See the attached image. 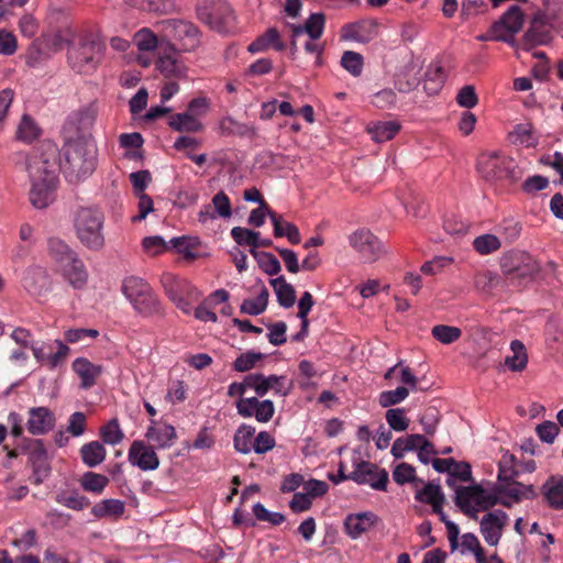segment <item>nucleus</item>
Masks as SVG:
<instances>
[{"label":"nucleus","mask_w":563,"mask_h":563,"mask_svg":"<svg viewBox=\"0 0 563 563\" xmlns=\"http://www.w3.org/2000/svg\"><path fill=\"white\" fill-rule=\"evenodd\" d=\"M168 125L178 132H199L202 130L203 125L199 121V119L195 118V114L183 112L175 113L169 117Z\"/></svg>","instance_id":"f704fd0d"},{"label":"nucleus","mask_w":563,"mask_h":563,"mask_svg":"<svg viewBox=\"0 0 563 563\" xmlns=\"http://www.w3.org/2000/svg\"><path fill=\"white\" fill-rule=\"evenodd\" d=\"M129 461L142 471H154L159 466V459L153 446L143 441H134L129 450Z\"/></svg>","instance_id":"a211bd4d"},{"label":"nucleus","mask_w":563,"mask_h":563,"mask_svg":"<svg viewBox=\"0 0 563 563\" xmlns=\"http://www.w3.org/2000/svg\"><path fill=\"white\" fill-rule=\"evenodd\" d=\"M253 514L260 521H268L273 526H279L285 521V516L280 512H272L264 505L257 503L253 506Z\"/></svg>","instance_id":"69168bd1"},{"label":"nucleus","mask_w":563,"mask_h":563,"mask_svg":"<svg viewBox=\"0 0 563 563\" xmlns=\"http://www.w3.org/2000/svg\"><path fill=\"white\" fill-rule=\"evenodd\" d=\"M97 112V108L93 104H88L74 111L68 115L63 128L64 131L70 135L78 134L84 137V134L95 124Z\"/></svg>","instance_id":"dca6fc26"},{"label":"nucleus","mask_w":563,"mask_h":563,"mask_svg":"<svg viewBox=\"0 0 563 563\" xmlns=\"http://www.w3.org/2000/svg\"><path fill=\"white\" fill-rule=\"evenodd\" d=\"M273 47L278 52L286 48V45L280 41V35L277 29L269 27L264 34L256 37L247 47V51L252 54L266 51L268 47Z\"/></svg>","instance_id":"c85d7f7f"},{"label":"nucleus","mask_w":563,"mask_h":563,"mask_svg":"<svg viewBox=\"0 0 563 563\" xmlns=\"http://www.w3.org/2000/svg\"><path fill=\"white\" fill-rule=\"evenodd\" d=\"M350 481L358 485H369L375 490H387L388 472L379 468L377 464L361 461L356 464L353 472L349 474Z\"/></svg>","instance_id":"9b49d317"},{"label":"nucleus","mask_w":563,"mask_h":563,"mask_svg":"<svg viewBox=\"0 0 563 563\" xmlns=\"http://www.w3.org/2000/svg\"><path fill=\"white\" fill-rule=\"evenodd\" d=\"M508 515L500 509L487 512L479 521V530L484 540L492 547L499 543L503 531L508 525Z\"/></svg>","instance_id":"ddd939ff"},{"label":"nucleus","mask_w":563,"mask_h":563,"mask_svg":"<svg viewBox=\"0 0 563 563\" xmlns=\"http://www.w3.org/2000/svg\"><path fill=\"white\" fill-rule=\"evenodd\" d=\"M386 421L390 429L397 432H401L408 429L409 427V418L406 416V410L404 408H389L385 412Z\"/></svg>","instance_id":"8fccbe9b"},{"label":"nucleus","mask_w":563,"mask_h":563,"mask_svg":"<svg viewBox=\"0 0 563 563\" xmlns=\"http://www.w3.org/2000/svg\"><path fill=\"white\" fill-rule=\"evenodd\" d=\"M162 285L168 298L184 312H189V299L198 295L196 288L185 278L166 273L162 276Z\"/></svg>","instance_id":"1a4fd4ad"},{"label":"nucleus","mask_w":563,"mask_h":563,"mask_svg":"<svg viewBox=\"0 0 563 563\" xmlns=\"http://www.w3.org/2000/svg\"><path fill=\"white\" fill-rule=\"evenodd\" d=\"M79 484L85 492L100 495L109 484V478L106 475L89 471L82 474Z\"/></svg>","instance_id":"37998d69"},{"label":"nucleus","mask_w":563,"mask_h":563,"mask_svg":"<svg viewBox=\"0 0 563 563\" xmlns=\"http://www.w3.org/2000/svg\"><path fill=\"white\" fill-rule=\"evenodd\" d=\"M393 478L398 485H405L407 483L420 482L416 476V468L408 463L398 464L394 472Z\"/></svg>","instance_id":"680f3d73"},{"label":"nucleus","mask_w":563,"mask_h":563,"mask_svg":"<svg viewBox=\"0 0 563 563\" xmlns=\"http://www.w3.org/2000/svg\"><path fill=\"white\" fill-rule=\"evenodd\" d=\"M103 213L97 208L82 207L77 210L74 225L77 238L86 247L95 251L103 247Z\"/></svg>","instance_id":"423d86ee"},{"label":"nucleus","mask_w":563,"mask_h":563,"mask_svg":"<svg viewBox=\"0 0 563 563\" xmlns=\"http://www.w3.org/2000/svg\"><path fill=\"white\" fill-rule=\"evenodd\" d=\"M431 334L440 343L451 344L461 338L462 331L457 327L438 324L431 329Z\"/></svg>","instance_id":"09e8293b"},{"label":"nucleus","mask_w":563,"mask_h":563,"mask_svg":"<svg viewBox=\"0 0 563 563\" xmlns=\"http://www.w3.org/2000/svg\"><path fill=\"white\" fill-rule=\"evenodd\" d=\"M27 170L31 180L30 202L36 209H45L54 200L53 192L57 183L56 174L49 169L47 161L37 158L27 164Z\"/></svg>","instance_id":"20e7f679"},{"label":"nucleus","mask_w":563,"mask_h":563,"mask_svg":"<svg viewBox=\"0 0 563 563\" xmlns=\"http://www.w3.org/2000/svg\"><path fill=\"white\" fill-rule=\"evenodd\" d=\"M271 285L277 297L278 303L284 308H290L296 301L295 288L288 284L284 276L271 279Z\"/></svg>","instance_id":"4c0bfd02"},{"label":"nucleus","mask_w":563,"mask_h":563,"mask_svg":"<svg viewBox=\"0 0 563 563\" xmlns=\"http://www.w3.org/2000/svg\"><path fill=\"white\" fill-rule=\"evenodd\" d=\"M167 27L170 30L172 36L180 43V49L191 52L200 44V30L189 21L168 20Z\"/></svg>","instance_id":"4468645a"},{"label":"nucleus","mask_w":563,"mask_h":563,"mask_svg":"<svg viewBox=\"0 0 563 563\" xmlns=\"http://www.w3.org/2000/svg\"><path fill=\"white\" fill-rule=\"evenodd\" d=\"M455 100L457 104L465 109H472L478 103V97L475 91V87L473 85L463 86L456 97Z\"/></svg>","instance_id":"338daca9"},{"label":"nucleus","mask_w":563,"mask_h":563,"mask_svg":"<svg viewBox=\"0 0 563 563\" xmlns=\"http://www.w3.org/2000/svg\"><path fill=\"white\" fill-rule=\"evenodd\" d=\"M512 355L505 358V365L514 372H520L526 368L528 354L525 345L519 340H514L510 344Z\"/></svg>","instance_id":"79ce46f5"},{"label":"nucleus","mask_w":563,"mask_h":563,"mask_svg":"<svg viewBox=\"0 0 563 563\" xmlns=\"http://www.w3.org/2000/svg\"><path fill=\"white\" fill-rule=\"evenodd\" d=\"M415 66L407 63L399 71L395 74V87L400 92L412 91L419 85L418 77L413 74Z\"/></svg>","instance_id":"a19ab883"},{"label":"nucleus","mask_w":563,"mask_h":563,"mask_svg":"<svg viewBox=\"0 0 563 563\" xmlns=\"http://www.w3.org/2000/svg\"><path fill=\"white\" fill-rule=\"evenodd\" d=\"M525 13L517 4L511 5L497 21L493 23L494 31L518 33L523 25Z\"/></svg>","instance_id":"bb28decb"},{"label":"nucleus","mask_w":563,"mask_h":563,"mask_svg":"<svg viewBox=\"0 0 563 563\" xmlns=\"http://www.w3.org/2000/svg\"><path fill=\"white\" fill-rule=\"evenodd\" d=\"M196 11L198 19L213 31L227 34L233 29L235 16L225 0H201Z\"/></svg>","instance_id":"6e6552de"},{"label":"nucleus","mask_w":563,"mask_h":563,"mask_svg":"<svg viewBox=\"0 0 563 563\" xmlns=\"http://www.w3.org/2000/svg\"><path fill=\"white\" fill-rule=\"evenodd\" d=\"M515 456L514 455H504L499 462V470L497 476V483H503L507 481L516 479L519 475V472L514 467Z\"/></svg>","instance_id":"0e129e2a"},{"label":"nucleus","mask_w":563,"mask_h":563,"mask_svg":"<svg viewBox=\"0 0 563 563\" xmlns=\"http://www.w3.org/2000/svg\"><path fill=\"white\" fill-rule=\"evenodd\" d=\"M341 66L352 76L357 77L363 70V56L353 51H345L341 57Z\"/></svg>","instance_id":"603ef678"},{"label":"nucleus","mask_w":563,"mask_h":563,"mask_svg":"<svg viewBox=\"0 0 563 563\" xmlns=\"http://www.w3.org/2000/svg\"><path fill=\"white\" fill-rule=\"evenodd\" d=\"M264 354L260 352L249 351L240 354L233 362L232 367L236 372H247L255 367V364L263 360Z\"/></svg>","instance_id":"bf43d9fd"},{"label":"nucleus","mask_w":563,"mask_h":563,"mask_svg":"<svg viewBox=\"0 0 563 563\" xmlns=\"http://www.w3.org/2000/svg\"><path fill=\"white\" fill-rule=\"evenodd\" d=\"M476 168L486 181L493 184H515L523 175V170L514 158L497 151L481 153Z\"/></svg>","instance_id":"7ed1b4c3"},{"label":"nucleus","mask_w":563,"mask_h":563,"mask_svg":"<svg viewBox=\"0 0 563 563\" xmlns=\"http://www.w3.org/2000/svg\"><path fill=\"white\" fill-rule=\"evenodd\" d=\"M125 505L120 499H103L91 508V515L98 519L119 518L123 515Z\"/></svg>","instance_id":"72a5a7b5"},{"label":"nucleus","mask_w":563,"mask_h":563,"mask_svg":"<svg viewBox=\"0 0 563 563\" xmlns=\"http://www.w3.org/2000/svg\"><path fill=\"white\" fill-rule=\"evenodd\" d=\"M29 415L27 431L31 434H45L55 426V417L46 407L31 408Z\"/></svg>","instance_id":"412c9836"},{"label":"nucleus","mask_w":563,"mask_h":563,"mask_svg":"<svg viewBox=\"0 0 563 563\" xmlns=\"http://www.w3.org/2000/svg\"><path fill=\"white\" fill-rule=\"evenodd\" d=\"M40 135V129L36 123L32 120V118L27 114H24L21 119V122L18 126L16 136L19 140L24 142H32Z\"/></svg>","instance_id":"6e6d98bb"},{"label":"nucleus","mask_w":563,"mask_h":563,"mask_svg":"<svg viewBox=\"0 0 563 563\" xmlns=\"http://www.w3.org/2000/svg\"><path fill=\"white\" fill-rule=\"evenodd\" d=\"M349 243L364 263H374L384 253L380 240L368 229L362 228L351 233Z\"/></svg>","instance_id":"9d476101"},{"label":"nucleus","mask_w":563,"mask_h":563,"mask_svg":"<svg viewBox=\"0 0 563 563\" xmlns=\"http://www.w3.org/2000/svg\"><path fill=\"white\" fill-rule=\"evenodd\" d=\"M378 24L374 20H360L344 24L340 30V37L343 41H355L368 43L377 35Z\"/></svg>","instance_id":"f3484780"},{"label":"nucleus","mask_w":563,"mask_h":563,"mask_svg":"<svg viewBox=\"0 0 563 563\" xmlns=\"http://www.w3.org/2000/svg\"><path fill=\"white\" fill-rule=\"evenodd\" d=\"M547 505L554 510L563 509V476L551 475L541 486Z\"/></svg>","instance_id":"5701e85b"},{"label":"nucleus","mask_w":563,"mask_h":563,"mask_svg":"<svg viewBox=\"0 0 563 563\" xmlns=\"http://www.w3.org/2000/svg\"><path fill=\"white\" fill-rule=\"evenodd\" d=\"M238 413L244 418L254 417L258 422H268L274 413L275 406L272 400H260L257 397L240 398L236 401Z\"/></svg>","instance_id":"2eb2a0df"},{"label":"nucleus","mask_w":563,"mask_h":563,"mask_svg":"<svg viewBox=\"0 0 563 563\" xmlns=\"http://www.w3.org/2000/svg\"><path fill=\"white\" fill-rule=\"evenodd\" d=\"M509 140L512 144L523 145L526 147L534 144L532 139V125L530 123L517 124L509 133Z\"/></svg>","instance_id":"864d4df0"},{"label":"nucleus","mask_w":563,"mask_h":563,"mask_svg":"<svg viewBox=\"0 0 563 563\" xmlns=\"http://www.w3.org/2000/svg\"><path fill=\"white\" fill-rule=\"evenodd\" d=\"M73 369L80 377V386L84 389L92 387L102 372V367L100 365H96L85 357L76 358L73 363Z\"/></svg>","instance_id":"cd10ccee"},{"label":"nucleus","mask_w":563,"mask_h":563,"mask_svg":"<svg viewBox=\"0 0 563 563\" xmlns=\"http://www.w3.org/2000/svg\"><path fill=\"white\" fill-rule=\"evenodd\" d=\"M145 438L154 442L157 449H167L174 444L177 438L176 430L172 424H158L156 420H151Z\"/></svg>","instance_id":"b1692460"},{"label":"nucleus","mask_w":563,"mask_h":563,"mask_svg":"<svg viewBox=\"0 0 563 563\" xmlns=\"http://www.w3.org/2000/svg\"><path fill=\"white\" fill-rule=\"evenodd\" d=\"M64 162L62 169L71 183L80 181L90 176L97 164V148L91 140L78 136L68 140L63 147Z\"/></svg>","instance_id":"f257e3e1"},{"label":"nucleus","mask_w":563,"mask_h":563,"mask_svg":"<svg viewBox=\"0 0 563 563\" xmlns=\"http://www.w3.org/2000/svg\"><path fill=\"white\" fill-rule=\"evenodd\" d=\"M444 70L437 66L434 69H428L426 73L424 90L428 93L438 92L444 84Z\"/></svg>","instance_id":"052dcab7"},{"label":"nucleus","mask_w":563,"mask_h":563,"mask_svg":"<svg viewBox=\"0 0 563 563\" xmlns=\"http://www.w3.org/2000/svg\"><path fill=\"white\" fill-rule=\"evenodd\" d=\"M409 395V388L399 386L394 390H385L379 394L378 402L383 408H389L391 406L400 404Z\"/></svg>","instance_id":"5fc2aeb1"},{"label":"nucleus","mask_w":563,"mask_h":563,"mask_svg":"<svg viewBox=\"0 0 563 563\" xmlns=\"http://www.w3.org/2000/svg\"><path fill=\"white\" fill-rule=\"evenodd\" d=\"M325 15L321 12L312 13L303 24L291 25V36L298 37L307 33L309 38L319 40L324 31Z\"/></svg>","instance_id":"a878e982"},{"label":"nucleus","mask_w":563,"mask_h":563,"mask_svg":"<svg viewBox=\"0 0 563 563\" xmlns=\"http://www.w3.org/2000/svg\"><path fill=\"white\" fill-rule=\"evenodd\" d=\"M156 68L163 74L166 78L169 77H185L186 71L183 64H180L177 59L170 56H161L156 62Z\"/></svg>","instance_id":"de8ad7c7"},{"label":"nucleus","mask_w":563,"mask_h":563,"mask_svg":"<svg viewBox=\"0 0 563 563\" xmlns=\"http://www.w3.org/2000/svg\"><path fill=\"white\" fill-rule=\"evenodd\" d=\"M100 437L103 442L115 445L120 443L124 437L118 419L110 420L107 424L100 428Z\"/></svg>","instance_id":"4d7b16f0"},{"label":"nucleus","mask_w":563,"mask_h":563,"mask_svg":"<svg viewBox=\"0 0 563 563\" xmlns=\"http://www.w3.org/2000/svg\"><path fill=\"white\" fill-rule=\"evenodd\" d=\"M501 246L499 238L494 234H483L474 239L473 247L481 255L490 254Z\"/></svg>","instance_id":"3c124183"},{"label":"nucleus","mask_w":563,"mask_h":563,"mask_svg":"<svg viewBox=\"0 0 563 563\" xmlns=\"http://www.w3.org/2000/svg\"><path fill=\"white\" fill-rule=\"evenodd\" d=\"M493 492L510 497L512 501L520 503L522 499H534L537 492L533 485H525L516 479L496 483Z\"/></svg>","instance_id":"aec40b11"},{"label":"nucleus","mask_w":563,"mask_h":563,"mask_svg":"<svg viewBox=\"0 0 563 563\" xmlns=\"http://www.w3.org/2000/svg\"><path fill=\"white\" fill-rule=\"evenodd\" d=\"M416 499L432 506L433 512H440V505L445 501L441 487L433 483H428L421 490H418Z\"/></svg>","instance_id":"58836bf2"},{"label":"nucleus","mask_w":563,"mask_h":563,"mask_svg":"<svg viewBox=\"0 0 563 563\" xmlns=\"http://www.w3.org/2000/svg\"><path fill=\"white\" fill-rule=\"evenodd\" d=\"M246 385L255 391L257 397H264L271 389L269 377L261 373L246 375Z\"/></svg>","instance_id":"e2e57ef3"},{"label":"nucleus","mask_w":563,"mask_h":563,"mask_svg":"<svg viewBox=\"0 0 563 563\" xmlns=\"http://www.w3.org/2000/svg\"><path fill=\"white\" fill-rule=\"evenodd\" d=\"M253 257L256 260L260 268L266 274L273 276L277 275L280 269V263L276 256L268 252H262L256 250H250Z\"/></svg>","instance_id":"49530a36"},{"label":"nucleus","mask_w":563,"mask_h":563,"mask_svg":"<svg viewBox=\"0 0 563 563\" xmlns=\"http://www.w3.org/2000/svg\"><path fill=\"white\" fill-rule=\"evenodd\" d=\"M482 493H484V488L478 484L456 487L454 503L460 510L473 504L478 506Z\"/></svg>","instance_id":"e433bc0d"},{"label":"nucleus","mask_w":563,"mask_h":563,"mask_svg":"<svg viewBox=\"0 0 563 563\" xmlns=\"http://www.w3.org/2000/svg\"><path fill=\"white\" fill-rule=\"evenodd\" d=\"M220 131L223 135H235L250 139L257 136V129L255 125L241 123L231 117H227L221 120Z\"/></svg>","instance_id":"2f4dec72"},{"label":"nucleus","mask_w":563,"mask_h":563,"mask_svg":"<svg viewBox=\"0 0 563 563\" xmlns=\"http://www.w3.org/2000/svg\"><path fill=\"white\" fill-rule=\"evenodd\" d=\"M269 292L268 289L263 286L258 296L255 299L243 300L240 310L242 313L250 316H258L263 313L268 305Z\"/></svg>","instance_id":"c03bdc74"},{"label":"nucleus","mask_w":563,"mask_h":563,"mask_svg":"<svg viewBox=\"0 0 563 563\" xmlns=\"http://www.w3.org/2000/svg\"><path fill=\"white\" fill-rule=\"evenodd\" d=\"M232 239L239 245H247L251 250L257 247H269L273 245V241L269 239H261L260 232L252 231L242 227H234L231 230Z\"/></svg>","instance_id":"c756f323"},{"label":"nucleus","mask_w":563,"mask_h":563,"mask_svg":"<svg viewBox=\"0 0 563 563\" xmlns=\"http://www.w3.org/2000/svg\"><path fill=\"white\" fill-rule=\"evenodd\" d=\"M106 449L99 441L86 443L80 449V456L85 465L95 467L106 459Z\"/></svg>","instance_id":"ea45409f"},{"label":"nucleus","mask_w":563,"mask_h":563,"mask_svg":"<svg viewBox=\"0 0 563 563\" xmlns=\"http://www.w3.org/2000/svg\"><path fill=\"white\" fill-rule=\"evenodd\" d=\"M544 12L537 13L522 36L525 49L547 45L552 41V30H563V0H544Z\"/></svg>","instance_id":"f03ea898"},{"label":"nucleus","mask_w":563,"mask_h":563,"mask_svg":"<svg viewBox=\"0 0 563 563\" xmlns=\"http://www.w3.org/2000/svg\"><path fill=\"white\" fill-rule=\"evenodd\" d=\"M22 283L27 292L41 296L48 289L49 278L46 269L41 266H32L24 272Z\"/></svg>","instance_id":"4be33fe9"},{"label":"nucleus","mask_w":563,"mask_h":563,"mask_svg":"<svg viewBox=\"0 0 563 563\" xmlns=\"http://www.w3.org/2000/svg\"><path fill=\"white\" fill-rule=\"evenodd\" d=\"M47 254L58 268L77 255L63 240L54 236L47 240Z\"/></svg>","instance_id":"7c9ffc66"},{"label":"nucleus","mask_w":563,"mask_h":563,"mask_svg":"<svg viewBox=\"0 0 563 563\" xmlns=\"http://www.w3.org/2000/svg\"><path fill=\"white\" fill-rule=\"evenodd\" d=\"M378 517L372 511L350 514L344 520V528L352 539L360 538L378 522Z\"/></svg>","instance_id":"6ab92c4d"},{"label":"nucleus","mask_w":563,"mask_h":563,"mask_svg":"<svg viewBox=\"0 0 563 563\" xmlns=\"http://www.w3.org/2000/svg\"><path fill=\"white\" fill-rule=\"evenodd\" d=\"M101 45L96 41H84L69 52L68 58L78 71L95 69L100 60Z\"/></svg>","instance_id":"f8f14e48"},{"label":"nucleus","mask_w":563,"mask_h":563,"mask_svg":"<svg viewBox=\"0 0 563 563\" xmlns=\"http://www.w3.org/2000/svg\"><path fill=\"white\" fill-rule=\"evenodd\" d=\"M255 428L247 424H242L235 432L233 442L234 449L242 453L247 454L252 451L254 441Z\"/></svg>","instance_id":"a18cd8bd"},{"label":"nucleus","mask_w":563,"mask_h":563,"mask_svg":"<svg viewBox=\"0 0 563 563\" xmlns=\"http://www.w3.org/2000/svg\"><path fill=\"white\" fill-rule=\"evenodd\" d=\"M135 43L140 51L150 52L157 47V37L148 29H142L135 34Z\"/></svg>","instance_id":"774afa93"},{"label":"nucleus","mask_w":563,"mask_h":563,"mask_svg":"<svg viewBox=\"0 0 563 563\" xmlns=\"http://www.w3.org/2000/svg\"><path fill=\"white\" fill-rule=\"evenodd\" d=\"M57 501L63 506L73 510H82L90 506V500L78 492L62 494L57 496Z\"/></svg>","instance_id":"13d9d810"},{"label":"nucleus","mask_w":563,"mask_h":563,"mask_svg":"<svg viewBox=\"0 0 563 563\" xmlns=\"http://www.w3.org/2000/svg\"><path fill=\"white\" fill-rule=\"evenodd\" d=\"M268 217L274 225V235L276 238L287 236L291 244L300 243V233L294 223L283 222L282 217L274 211H268Z\"/></svg>","instance_id":"c9c22d12"},{"label":"nucleus","mask_w":563,"mask_h":563,"mask_svg":"<svg viewBox=\"0 0 563 563\" xmlns=\"http://www.w3.org/2000/svg\"><path fill=\"white\" fill-rule=\"evenodd\" d=\"M400 128L401 125L396 121H379L368 124L366 131L375 142L383 143L393 140Z\"/></svg>","instance_id":"473e14b6"},{"label":"nucleus","mask_w":563,"mask_h":563,"mask_svg":"<svg viewBox=\"0 0 563 563\" xmlns=\"http://www.w3.org/2000/svg\"><path fill=\"white\" fill-rule=\"evenodd\" d=\"M500 269L505 277L517 285L528 284L534 280L541 271L539 262L528 252L511 250L501 255Z\"/></svg>","instance_id":"39448f33"},{"label":"nucleus","mask_w":563,"mask_h":563,"mask_svg":"<svg viewBox=\"0 0 563 563\" xmlns=\"http://www.w3.org/2000/svg\"><path fill=\"white\" fill-rule=\"evenodd\" d=\"M122 292L134 309L144 316L162 313V306L151 286L142 278L129 276L122 282Z\"/></svg>","instance_id":"0eeeda50"},{"label":"nucleus","mask_w":563,"mask_h":563,"mask_svg":"<svg viewBox=\"0 0 563 563\" xmlns=\"http://www.w3.org/2000/svg\"><path fill=\"white\" fill-rule=\"evenodd\" d=\"M58 269L74 288L81 289L87 285L88 272L78 255H75L66 265L60 266Z\"/></svg>","instance_id":"393cba45"}]
</instances>
